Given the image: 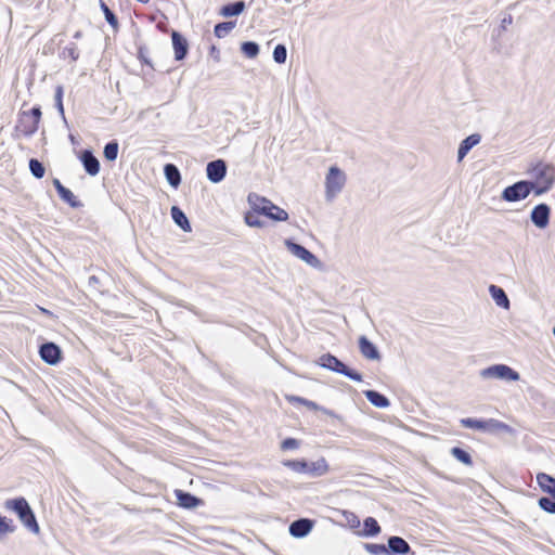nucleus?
Returning a JSON list of instances; mask_svg holds the SVG:
<instances>
[{
  "label": "nucleus",
  "mask_w": 555,
  "mask_h": 555,
  "mask_svg": "<svg viewBox=\"0 0 555 555\" xmlns=\"http://www.w3.org/2000/svg\"><path fill=\"white\" fill-rule=\"evenodd\" d=\"M526 175L532 185L534 195L540 196L551 191L555 184V166L552 163L537 162L530 164Z\"/></svg>",
  "instance_id": "1"
},
{
  "label": "nucleus",
  "mask_w": 555,
  "mask_h": 555,
  "mask_svg": "<svg viewBox=\"0 0 555 555\" xmlns=\"http://www.w3.org/2000/svg\"><path fill=\"white\" fill-rule=\"evenodd\" d=\"M7 509L14 512L22 524L33 533L38 534L40 531L36 516L25 498H16L7 500L4 503Z\"/></svg>",
  "instance_id": "2"
},
{
  "label": "nucleus",
  "mask_w": 555,
  "mask_h": 555,
  "mask_svg": "<svg viewBox=\"0 0 555 555\" xmlns=\"http://www.w3.org/2000/svg\"><path fill=\"white\" fill-rule=\"evenodd\" d=\"M283 465L295 473L307 474L310 477H321L325 475L330 469L328 464L324 457L310 463L305 460H287L283 462Z\"/></svg>",
  "instance_id": "3"
},
{
  "label": "nucleus",
  "mask_w": 555,
  "mask_h": 555,
  "mask_svg": "<svg viewBox=\"0 0 555 555\" xmlns=\"http://www.w3.org/2000/svg\"><path fill=\"white\" fill-rule=\"evenodd\" d=\"M346 173L336 166H332L325 177V198L333 202L346 184Z\"/></svg>",
  "instance_id": "4"
},
{
  "label": "nucleus",
  "mask_w": 555,
  "mask_h": 555,
  "mask_svg": "<svg viewBox=\"0 0 555 555\" xmlns=\"http://www.w3.org/2000/svg\"><path fill=\"white\" fill-rule=\"evenodd\" d=\"M318 365L330 371L343 374L354 382H362V375L354 370L349 369L338 358L331 353L322 354L317 361Z\"/></svg>",
  "instance_id": "5"
},
{
  "label": "nucleus",
  "mask_w": 555,
  "mask_h": 555,
  "mask_svg": "<svg viewBox=\"0 0 555 555\" xmlns=\"http://www.w3.org/2000/svg\"><path fill=\"white\" fill-rule=\"evenodd\" d=\"M480 376L485 379L495 378L501 380L516 382L520 375L506 364H494L480 371Z\"/></svg>",
  "instance_id": "6"
},
{
  "label": "nucleus",
  "mask_w": 555,
  "mask_h": 555,
  "mask_svg": "<svg viewBox=\"0 0 555 555\" xmlns=\"http://www.w3.org/2000/svg\"><path fill=\"white\" fill-rule=\"evenodd\" d=\"M531 192H533L532 185L529 184L527 180H520L506 186L503 190L501 197L505 202L515 203L527 198Z\"/></svg>",
  "instance_id": "7"
},
{
  "label": "nucleus",
  "mask_w": 555,
  "mask_h": 555,
  "mask_svg": "<svg viewBox=\"0 0 555 555\" xmlns=\"http://www.w3.org/2000/svg\"><path fill=\"white\" fill-rule=\"evenodd\" d=\"M284 244L292 255L302 260L310 267L319 268L321 266V261L318 259V257L314 256L310 250H308L302 245L297 244L292 240H285Z\"/></svg>",
  "instance_id": "8"
},
{
  "label": "nucleus",
  "mask_w": 555,
  "mask_h": 555,
  "mask_svg": "<svg viewBox=\"0 0 555 555\" xmlns=\"http://www.w3.org/2000/svg\"><path fill=\"white\" fill-rule=\"evenodd\" d=\"M551 207L541 203L535 205L530 212L531 222L539 229H545L550 223Z\"/></svg>",
  "instance_id": "9"
},
{
  "label": "nucleus",
  "mask_w": 555,
  "mask_h": 555,
  "mask_svg": "<svg viewBox=\"0 0 555 555\" xmlns=\"http://www.w3.org/2000/svg\"><path fill=\"white\" fill-rule=\"evenodd\" d=\"M39 354L46 363L55 365L61 360L62 351L56 344L44 343L39 348Z\"/></svg>",
  "instance_id": "10"
},
{
  "label": "nucleus",
  "mask_w": 555,
  "mask_h": 555,
  "mask_svg": "<svg viewBox=\"0 0 555 555\" xmlns=\"http://www.w3.org/2000/svg\"><path fill=\"white\" fill-rule=\"evenodd\" d=\"M207 178L212 183L222 181L227 173V164L223 159L209 162L206 167Z\"/></svg>",
  "instance_id": "11"
},
{
  "label": "nucleus",
  "mask_w": 555,
  "mask_h": 555,
  "mask_svg": "<svg viewBox=\"0 0 555 555\" xmlns=\"http://www.w3.org/2000/svg\"><path fill=\"white\" fill-rule=\"evenodd\" d=\"M247 202L251 209L260 215L267 214V210L270 208H274V204L270 199L257 193H249L247 196Z\"/></svg>",
  "instance_id": "12"
},
{
  "label": "nucleus",
  "mask_w": 555,
  "mask_h": 555,
  "mask_svg": "<svg viewBox=\"0 0 555 555\" xmlns=\"http://www.w3.org/2000/svg\"><path fill=\"white\" fill-rule=\"evenodd\" d=\"M172 47L175 51V59L182 61L189 51V44L186 39L177 30L171 33Z\"/></svg>",
  "instance_id": "13"
},
{
  "label": "nucleus",
  "mask_w": 555,
  "mask_h": 555,
  "mask_svg": "<svg viewBox=\"0 0 555 555\" xmlns=\"http://www.w3.org/2000/svg\"><path fill=\"white\" fill-rule=\"evenodd\" d=\"M313 528V521L308 518H300L289 525V533L295 538H304L309 534Z\"/></svg>",
  "instance_id": "14"
},
{
  "label": "nucleus",
  "mask_w": 555,
  "mask_h": 555,
  "mask_svg": "<svg viewBox=\"0 0 555 555\" xmlns=\"http://www.w3.org/2000/svg\"><path fill=\"white\" fill-rule=\"evenodd\" d=\"M80 160L86 172L90 176H96L100 171V162L93 155L92 151L83 150L80 154Z\"/></svg>",
  "instance_id": "15"
},
{
  "label": "nucleus",
  "mask_w": 555,
  "mask_h": 555,
  "mask_svg": "<svg viewBox=\"0 0 555 555\" xmlns=\"http://www.w3.org/2000/svg\"><path fill=\"white\" fill-rule=\"evenodd\" d=\"M359 349L361 354L367 360H380V353L377 347L370 341L366 336H360L359 338Z\"/></svg>",
  "instance_id": "16"
},
{
  "label": "nucleus",
  "mask_w": 555,
  "mask_h": 555,
  "mask_svg": "<svg viewBox=\"0 0 555 555\" xmlns=\"http://www.w3.org/2000/svg\"><path fill=\"white\" fill-rule=\"evenodd\" d=\"M178 505L184 508H195L202 504V500L183 490H175Z\"/></svg>",
  "instance_id": "17"
},
{
  "label": "nucleus",
  "mask_w": 555,
  "mask_h": 555,
  "mask_svg": "<svg viewBox=\"0 0 555 555\" xmlns=\"http://www.w3.org/2000/svg\"><path fill=\"white\" fill-rule=\"evenodd\" d=\"M480 140H481V135L478 134V133H473V134L468 135L467 138H465L460 143V146H459V150H457V160L462 162L464 159V157L468 154V152L474 146L479 144Z\"/></svg>",
  "instance_id": "18"
},
{
  "label": "nucleus",
  "mask_w": 555,
  "mask_h": 555,
  "mask_svg": "<svg viewBox=\"0 0 555 555\" xmlns=\"http://www.w3.org/2000/svg\"><path fill=\"white\" fill-rule=\"evenodd\" d=\"M41 118V109L38 106L33 107L29 113H23V122H28L27 133H34L38 129V124Z\"/></svg>",
  "instance_id": "19"
},
{
  "label": "nucleus",
  "mask_w": 555,
  "mask_h": 555,
  "mask_svg": "<svg viewBox=\"0 0 555 555\" xmlns=\"http://www.w3.org/2000/svg\"><path fill=\"white\" fill-rule=\"evenodd\" d=\"M387 548H388V554L391 553V554H400V555L408 554L411 550L409 543L401 537H397V535L390 537L388 539Z\"/></svg>",
  "instance_id": "20"
},
{
  "label": "nucleus",
  "mask_w": 555,
  "mask_h": 555,
  "mask_svg": "<svg viewBox=\"0 0 555 555\" xmlns=\"http://www.w3.org/2000/svg\"><path fill=\"white\" fill-rule=\"evenodd\" d=\"M489 293L499 307L509 309V299L502 287L492 284L489 286Z\"/></svg>",
  "instance_id": "21"
},
{
  "label": "nucleus",
  "mask_w": 555,
  "mask_h": 555,
  "mask_svg": "<svg viewBox=\"0 0 555 555\" xmlns=\"http://www.w3.org/2000/svg\"><path fill=\"white\" fill-rule=\"evenodd\" d=\"M485 431L491 433V434H495V433L513 434L514 430L509 425H507L499 420L489 418V420H486Z\"/></svg>",
  "instance_id": "22"
},
{
  "label": "nucleus",
  "mask_w": 555,
  "mask_h": 555,
  "mask_svg": "<svg viewBox=\"0 0 555 555\" xmlns=\"http://www.w3.org/2000/svg\"><path fill=\"white\" fill-rule=\"evenodd\" d=\"M171 217L175 223L181 228L184 232H191L192 228L185 214L178 207H171Z\"/></svg>",
  "instance_id": "23"
},
{
  "label": "nucleus",
  "mask_w": 555,
  "mask_h": 555,
  "mask_svg": "<svg viewBox=\"0 0 555 555\" xmlns=\"http://www.w3.org/2000/svg\"><path fill=\"white\" fill-rule=\"evenodd\" d=\"M537 480L541 489L555 500V478L545 473H540Z\"/></svg>",
  "instance_id": "24"
},
{
  "label": "nucleus",
  "mask_w": 555,
  "mask_h": 555,
  "mask_svg": "<svg viewBox=\"0 0 555 555\" xmlns=\"http://www.w3.org/2000/svg\"><path fill=\"white\" fill-rule=\"evenodd\" d=\"M364 396L376 408L384 409L390 405L388 398L376 390H365Z\"/></svg>",
  "instance_id": "25"
},
{
  "label": "nucleus",
  "mask_w": 555,
  "mask_h": 555,
  "mask_svg": "<svg viewBox=\"0 0 555 555\" xmlns=\"http://www.w3.org/2000/svg\"><path fill=\"white\" fill-rule=\"evenodd\" d=\"M164 173L168 181V183L173 186L178 188L181 183V175L179 169L173 164H167L164 167Z\"/></svg>",
  "instance_id": "26"
},
{
  "label": "nucleus",
  "mask_w": 555,
  "mask_h": 555,
  "mask_svg": "<svg viewBox=\"0 0 555 555\" xmlns=\"http://www.w3.org/2000/svg\"><path fill=\"white\" fill-rule=\"evenodd\" d=\"M246 5L244 1H236L233 3L225 4L220 10V15L224 17L237 16L244 12Z\"/></svg>",
  "instance_id": "27"
},
{
  "label": "nucleus",
  "mask_w": 555,
  "mask_h": 555,
  "mask_svg": "<svg viewBox=\"0 0 555 555\" xmlns=\"http://www.w3.org/2000/svg\"><path fill=\"white\" fill-rule=\"evenodd\" d=\"M263 216L268 217L273 221H286L288 220L289 217L286 210L276 205H274V208H270L269 210H267V214H263Z\"/></svg>",
  "instance_id": "28"
},
{
  "label": "nucleus",
  "mask_w": 555,
  "mask_h": 555,
  "mask_svg": "<svg viewBox=\"0 0 555 555\" xmlns=\"http://www.w3.org/2000/svg\"><path fill=\"white\" fill-rule=\"evenodd\" d=\"M364 535L374 537L380 532V527L375 518L366 517L363 521Z\"/></svg>",
  "instance_id": "29"
},
{
  "label": "nucleus",
  "mask_w": 555,
  "mask_h": 555,
  "mask_svg": "<svg viewBox=\"0 0 555 555\" xmlns=\"http://www.w3.org/2000/svg\"><path fill=\"white\" fill-rule=\"evenodd\" d=\"M59 196L61 197L62 201H64L65 203H67L70 207L73 208H79L82 206L81 202L78 201L76 198V196L73 194V192L67 189V188H64L60 193H59Z\"/></svg>",
  "instance_id": "30"
},
{
  "label": "nucleus",
  "mask_w": 555,
  "mask_h": 555,
  "mask_svg": "<svg viewBox=\"0 0 555 555\" xmlns=\"http://www.w3.org/2000/svg\"><path fill=\"white\" fill-rule=\"evenodd\" d=\"M118 149H119V145H118L117 141H115V140L109 141L104 146V151H103L104 157L109 162L116 160V158L118 156Z\"/></svg>",
  "instance_id": "31"
},
{
  "label": "nucleus",
  "mask_w": 555,
  "mask_h": 555,
  "mask_svg": "<svg viewBox=\"0 0 555 555\" xmlns=\"http://www.w3.org/2000/svg\"><path fill=\"white\" fill-rule=\"evenodd\" d=\"M234 27L235 22H222L215 26L214 34L217 38H224Z\"/></svg>",
  "instance_id": "32"
},
{
  "label": "nucleus",
  "mask_w": 555,
  "mask_h": 555,
  "mask_svg": "<svg viewBox=\"0 0 555 555\" xmlns=\"http://www.w3.org/2000/svg\"><path fill=\"white\" fill-rule=\"evenodd\" d=\"M29 171L36 179L43 178L46 173V168L42 165L41 162H39L37 158H30L29 159Z\"/></svg>",
  "instance_id": "33"
},
{
  "label": "nucleus",
  "mask_w": 555,
  "mask_h": 555,
  "mask_svg": "<svg viewBox=\"0 0 555 555\" xmlns=\"http://www.w3.org/2000/svg\"><path fill=\"white\" fill-rule=\"evenodd\" d=\"M461 425L465 428H472L480 431H485L486 420H476V418H462L460 421Z\"/></svg>",
  "instance_id": "34"
},
{
  "label": "nucleus",
  "mask_w": 555,
  "mask_h": 555,
  "mask_svg": "<svg viewBox=\"0 0 555 555\" xmlns=\"http://www.w3.org/2000/svg\"><path fill=\"white\" fill-rule=\"evenodd\" d=\"M100 8L105 16L106 22L116 29L118 27V20L114 12L106 5L104 1H100Z\"/></svg>",
  "instance_id": "35"
},
{
  "label": "nucleus",
  "mask_w": 555,
  "mask_h": 555,
  "mask_svg": "<svg viewBox=\"0 0 555 555\" xmlns=\"http://www.w3.org/2000/svg\"><path fill=\"white\" fill-rule=\"evenodd\" d=\"M241 51L249 59H254L259 54V46L254 41H245L241 46Z\"/></svg>",
  "instance_id": "36"
},
{
  "label": "nucleus",
  "mask_w": 555,
  "mask_h": 555,
  "mask_svg": "<svg viewBox=\"0 0 555 555\" xmlns=\"http://www.w3.org/2000/svg\"><path fill=\"white\" fill-rule=\"evenodd\" d=\"M451 454L461 463L465 465H472V456L468 452L463 450L462 448L454 447L451 449Z\"/></svg>",
  "instance_id": "37"
},
{
  "label": "nucleus",
  "mask_w": 555,
  "mask_h": 555,
  "mask_svg": "<svg viewBox=\"0 0 555 555\" xmlns=\"http://www.w3.org/2000/svg\"><path fill=\"white\" fill-rule=\"evenodd\" d=\"M259 214L253 211H248L245 214L244 220L247 225L253 228H262L264 227V222L258 217Z\"/></svg>",
  "instance_id": "38"
},
{
  "label": "nucleus",
  "mask_w": 555,
  "mask_h": 555,
  "mask_svg": "<svg viewBox=\"0 0 555 555\" xmlns=\"http://www.w3.org/2000/svg\"><path fill=\"white\" fill-rule=\"evenodd\" d=\"M287 57V50L284 44H278L273 50V60L278 64H284Z\"/></svg>",
  "instance_id": "39"
},
{
  "label": "nucleus",
  "mask_w": 555,
  "mask_h": 555,
  "mask_svg": "<svg viewBox=\"0 0 555 555\" xmlns=\"http://www.w3.org/2000/svg\"><path fill=\"white\" fill-rule=\"evenodd\" d=\"M286 399L288 402H292V403H300V404H304L306 405L307 408L311 409V410H318V404L313 401H310L308 399H305L302 397H298V396H286Z\"/></svg>",
  "instance_id": "40"
},
{
  "label": "nucleus",
  "mask_w": 555,
  "mask_h": 555,
  "mask_svg": "<svg viewBox=\"0 0 555 555\" xmlns=\"http://www.w3.org/2000/svg\"><path fill=\"white\" fill-rule=\"evenodd\" d=\"M539 506L551 514H555V500L547 496H542L539 499Z\"/></svg>",
  "instance_id": "41"
},
{
  "label": "nucleus",
  "mask_w": 555,
  "mask_h": 555,
  "mask_svg": "<svg viewBox=\"0 0 555 555\" xmlns=\"http://www.w3.org/2000/svg\"><path fill=\"white\" fill-rule=\"evenodd\" d=\"M365 550L373 555H385L388 554V548L384 544L366 543Z\"/></svg>",
  "instance_id": "42"
},
{
  "label": "nucleus",
  "mask_w": 555,
  "mask_h": 555,
  "mask_svg": "<svg viewBox=\"0 0 555 555\" xmlns=\"http://www.w3.org/2000/svg\"><path fill=\"white\" fill-rule=\"evenodd\" d=\"M55 105L57 107V111L61 113L62 116H64V107H63V87L57 86L55 89Z\"/></svg>",
  "instance_id": "43"
},
{
  "label": "nucleus",
  "mask_w": 555,
  "mask_h": 555,
  "mask_svg": "<svg viewBox=\"0 0 555 555\" xmlns=\"http://www.w3.org/2000/svg\"><path fill=\"white\" fill-rule=\"evenodd\" d=\"M64 53H66L67 56L70 57V60H73V61H76L79 57V51H78L77 46L75 43H72V44L67 46L64 49Z\"/></svg>",
  "instance_id": "44"
},
{
  "label": "nucleus",
  "mask_w": 555,
  "mask_h": 555,
  "mask_svg": "<svg viewBox=\"0 0 555 555\" xmlns=\"http://www.w3.org/2000/svg\"><path fill=\"white\" fill-rule=\"evenodd\" d=\"M16 530V526L14 525L12 519H8L7 517H2V533L14 532Z\"/></svg>",
  "instance_id": "45"
},
{
  "label": "nucleus",
  "mask_w": 555,
  "mask_h": 555,
  "mask_svg": "<svg viewBox=\"0 0 555 555\" xmlns=\"http://www.w3.org/2000/svg\"><path fill=\"white\" fill-rule=\"evenodd\" d=\"M298 447H299V442L295 438H286L285 440L282 441V444H281V448L283 450L297 449Z\"/></svg>",
  "instance_id": "46"
},
{
  "label": "nucleus",
  "mask_w": 555,
  "mask_h": 555,
  "mask_svg": "<svg viewBox=\"0 0 555 555\" xmlns=\"http://www.w3.org/2000/svg\"><path fill=\"white\" fill-rule=\"evenodd\" d=\"M53 185L57 191V194L65 188L59 179H53Z\"/></svg>",
  "instance_id": "47"
},
{
  "label": "nucleus",
  "mask_w": 555,
  "mask_h": 555,
  "mask_svg": "<svg viewBox=\"0 0 555 555\" xmlns=\"http://www.w3.org/2000/svg\"><path fill=\"white\" fill-rule=\"evenodd\" d=\"M351 517H352V519H351V526H352V527H358V526L360 525V520H359V519H358V517H357L356 515H353V514H351Z\"/></svg>",
  "instance_id": "48"
},
{
  "label": "nucleus",
  "mask_w": 555,
  "mask_h": 555,
  "mask_svg": "<svg viewBox=\"0 0 555 555\" xmlns=\"http://www.w3.org/2000/svg\"><path fill=\"white\" fill-rule=\"evenodd\" d=\"M512 21H513V18L511 15L508 17L503 18L502 26L505 27V25L512 24Z\"/></svg>",
  "instance_id": "49"
},
{
  "label": "nucleus",
  "mask_w": 555,
  "mask_h": 555,
  "mask_svg": "<svg viewBox=\"0 0 555 555\" xmlns=\"http://www.w3.org/2000/svg\"><path fill=\"white\" fill-rule=\"evenodd\" d=\"M81 36H82L81 31H76L75 35H74V38L75 39H79V38H81Z\"/></svg>",
  "instance_id": "50"
},
{
  "label": "nucleus",
  "mask_w": 555,
  "mask_h": 555,
  "mask_svg": "<svg viewBox=\"0 0 555 555\" xmlns=\"http://www.w3.org/2000/svg\"><path fill=\"white\" fill-rule=\"evenodd\" d=\"M39 309H40V311H41L42 313H46V314H49V315H51V314H52L49 310H47V309H44V308H39Z\"/></svg>",
  "instance_id": "51"
}]
</instances>
